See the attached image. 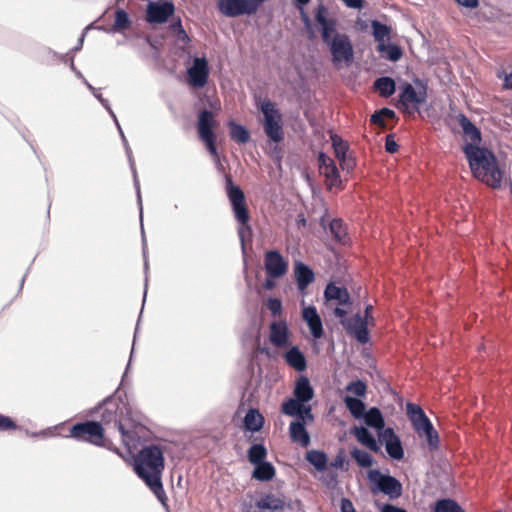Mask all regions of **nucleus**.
Wrapping results in <instances>:
<instances>
[{"instance_id":"obj_1","label":"nucleus","mask_w":512,"mask_h":512,"mask_svg":"<svg viewBox=\"0 0 512 512\" xmlns=\"http://www.w3.org/2000/svg\"><path fill=\"white\" fill-rule=\"evenodd\" d=\"M314 16L321 31L322 41L331 53L333 64H350L354 58L353 46L347 34L336 31L337 19L330 16L328 8L323 3L316 7Z\"/></svg>"},{"instance_id":"obj_2","label":"nucleus","mask_w":512,"mask_h":512,"mask_svg":"<svg viewBox=\"0 0 512 512\" xmlns=\"http://www.w3.org/2000/svg\"><path fill=\"white\" fill-rule=\"evenodd\" d=\"M164 463L163 449L154 444L144 446L134 457L135 473L144 481L162 504H165L167 500L161 481Z\"/></svg>"},{"instance_id":"obj_3","label":"nucleus","mask_w":512,"mask_h":512,"mask_svg":"<svg viewBox=\"0 0 512 512\" xmlns=\"http://www.w3.org/2000/svg\"><path fill=\"white\" fill-rule=\"evenodd\" d=\"M463 152L475 178L492 188H499L501 186L502 172L495 155L489 149L465 144Z\"/></svg>"},{"instance_id":"obj_4","label":"nucleus","mask_w":512,"mask_h":512,"mask_svg":"<svg viewBox=\"0 0 512 512\" xmlns=\"http://www.w3.org/2000/svg\"><path fill=\"white\" fill-rule=\"evenodd\" d=\"M96 413L100 416L98 423H103V427L113 424L121 433L123 444L128 448L135 447L132 431L127 429L125 424L129 409L124 402L118 398L109 397L96 408Z\"/></svg>"},{"instance_id":"obj_5","label":"nucleus","mask_w":512,"mask_h":512,"mask_svg":"<svg viewBox=\"0 0 512 512\" xmlns=\"http://www.w3.org/2000/svg\"><path fill=\"white\" fill-rule=\"evenodd\" d=\"M68 437L78 442H85L96 447L117 451L112 440L106 436L103 423H98V421L87 420L73 424L69 428Z\"/></svg>"},{"instance_id":"obj_6","label":"nucleus","mask_w":512,"mask_h":512,"mask_svg":"<svg viewBox=\"0 0 512 512\" xmlns=\"http://www.w3.org/2000/svg\"><path fill=\"white\" fill-rule=\"evenodd\" d=\"M225 182L227 197L230 201L234 217L239 223L238 235L241 241L244 242L245 237L252 234V228L249 224L250 214L245 201V195L239 186L234 185L231 175L225 176Z\"/></svg>"},{"instance_id":"obj_7","label":"nucleus","mask_w":512,"mask_h":512,"mask_svg":"<svg viewBox=\"0 0 512 512\" xmlns=\"http://www.w3.org/2000/svg\"><path fill=\"white\" fill-rule=\"evenodd\" d=\"M406 410L412 426L418 436L420 438H426L429 450H438L440 445L438 432L434 429L423 409L419 405L407 403Z\"/></svg>"},{"instance_id":"obj_8","label":"nucleus","mask_w":512,"mask_h":512,"mask_svg":"<svg viewBox=\"0 0 512 512\" xmlns=\"http://www.w3.org/2000/svg\"><path fill=\"white\" fill-rule=\"evenodd\" d=\"M414 83L415 86L408 82H404L400 86L397 107L404 113L418 112L420 106L427 101V84L419 79H415Z\"/></svg>"},{"instance_id":"obj_9","label":"nucleus","mask_w":512,"mask_h":512,"mask_svg":"<svg viewBox=\"0 0 512 512\" xmlns=\"http://www.w3.org/2000/svg\"><path fill=\"white\" fill-rule=\"evenodd\" d=\"M259 109L263 114V129L272 142L279 143L284 139L282 114L276 104L269 99L261 101Z\"/></svg>"},{"instance_id":"obj_10","label":"nucleus","mask_w":512,"mask_h":512,"mask_svg":"<svg viewBox=\"0 0 512 512\" xmlns=\"http://www.w3.org/2000/svg\"><path fill=\"white\" fill-rule=\"evenodd\" d=\"M217 121L209 110H202L198 114L197 131L200 140L205 144L207 151L211 156L218 159V149L216 145V134L214 132Z\"/></svg>"},{"instance_id":"obj_11","label":"nucleus","mask_w":512,"mask_h":512,"mask_svg":"<svg viewBox=\"0 0 512 512\" xmlns=\"http://www.w3.org/2000/svg\"><path fill=\"white\" fill-rule=\"evenodd\" d=\"M347 310L340 307L334 308V315L340 318V323L344 327L347 334L354 336L355 339L365 344L369 341L368 321L363 319L360 314H356L353 317L346 318Z\"/></svg>"},{"instance_id":"obj_12","label":"nucleus","mask_w":512,"mask_h":512,"mask_svg":"<svg viewBox=\"0 0 512 512\" xmlns=\"http://www.w3.org/2000/svg\"><path fill=\"white\" fill-rule=\"evenodd\" d=\"M266 0H218L219 11L227 17L255 14Z\"/></svg>"},{"instance_id":"obj_13","label":"nucleus","mask_w":512,"mask_h":512,"mask_svg":"<svg viewBox=\"0 0 512 512\" xmlns=\"http://www.w3.org/2000/svg\"><path fill=\"white\" fill-rule=\"evenodd\" d=\"M175 13V5L171 0L149 2L146 8V21L150 24L166 23Z\"/></svg>"},{"instance_id":"obj_14","label":"nucleus","mask_w":512,"mask_h":512,"mask_svg":"<svg viewBox=\"0 0 512 512\" xmlns=\"http://www.w3.org/2000/svg\"><path fill=\"white\" fill-rule=\"evenodd\" d=\"M210 69L205 57H196L187 70L188 83L196 88L204 87L209 79Z\"/></svg>"},{"instance_id":"obj_15","label":"nucleus","mask_w":512,"mask_h":512,"mask_svg":"<svg viewBox=\"0 0 512 512\" xmlns=\"http://www.w3.org/2000/svg\"><path fill=\"white\" fill-rule=\"evenodd\" d=\"M264 267L267 276L275 279L286 274L288 270V263L278 251L270 250L265 253Z\"/></svg>"},{"instance_id":"obj_16","label":"nucleus","mask_w":512,"mask_h":512,"mask_svg":"<svg viewBox=\"0 0 512 512\" xmlns=\"http://www.w3.org/2000/svg\"><path fill=\"white\" fill-rule=\"evenodd\" d=\"M325 304L329 308L350 307V295L346 288L338 287L333 283H329L324 291Z\"/></svg>"},{"instance_id":"obj_17","label":"nucleus","mask_w":512,"mask_h":512,"mask_svg":"<svg viewBox=\"0 0 512 512\" xmlns=\"http://www.w3.org/2000/svg\"><path fill=\"white\" fill-rule=\"evenodd\" d=\"M380 441L385 444L387 454L394 460H402L404 457V450L400 438L395 434L394 430L390 427L385 428L379 434Z\"/></svg>"},{"instance_id":"obj_18","label":"nucleus","mask_w":512,"mask_h":512,"mask_svg":"<svg viewBox=\"0 0 512 512\" xmlns=\"http://www.w3.org/2000/svg\"><path fill=\"white\" fill-rule=\"evenodd\" d=\"M269 341L277 348L287 347L289 344L290 331L285 320L274 321L269 326Z\"/></svg>"},{"instance_id":"obj_19","label":"nucleus","mask_w":512,"mask_h":512,"mask_svg":"<svg viewBox=\"0 0 512 512\" xmlns=\"http://www.w3.org/2000/svg\"><path fill=\"white\" fill-rule=\"evenodd\" d=\"M285 508V500L274 494H266L261 497L250 512H283Z\"/></svg>"},{"instance_id":"obj_20","label":"nucleus","mask_w":512,"mask_h":512,"mask_svg":"<svg viewBox=\"0 0 512 512\" xmlns=\"http://www.w3.org/2000/svg\"><path fill=\"white\" fill-rule=\"evenodd\" d=\"M374 473L378 475L376 483L381 492L388 495L391 499H396L401 496L402 485L399 480L390 475H382L377 471Z\"/></svg>"},{"instance_id":"obj_21","label":"nucleus","mask_w":512,"mask_h":512,"mask_svg":"<svg viewBox=\"0 0 512 512\" xmlns=\"http://www.w3.org/2000/svg\"><path fill=\"white\" fill-rule=\"evenodd\" d=\"M302 317L306 321L312 336L319 339L323 336L322 320L314 306H308L303 309Z\"/></svg>"},{"instance_id":"obj_22","label":"nucleus","mask_w":512,"mask_h":512,"mask_svg":"<svg viewBox=\"0 0 512 512\" xmlns=\"http://www.w3.org/2000/svg\"><path fill=\"white\" fill-rule=\"evenodd\" d=\"M457 120L464 136L470 141L468 144L478 146L482 140L480 130L464 114H459Z\"/></svg>"},{"instance_id":"obj_23","label":"nucleus","mask_w":512,"mask_h":512,"mask_svg":"<svg viewBox=\"0 0 512 512\" xmlns=\"http://www.w3.org/2000/svg\"><path fill=\"white\" fill-rule=\"evenodd\" d=\"M289 434L292 442L307 447L310 444V436L305 428L304 421H292L289 426Z\"/></svg>"},{"instance_id":"obj_24","label":"nucleus","mask_w":512,"mask_h":512,"mask_svg":"<svg viewBox=\"0 0 512 512\" xmlns=\"http://www.w3.org/2000/svg\"><path fill=\"white\" fill-rule=\"evenodd\" d=\"M283 357L285 362L298 372H302L307 368L306 358L297 346L291 347Z\"/></svg>"},{"instance_id":"obj_25","label":"nucleus","mask_w":512,"mask_h":512,"mask_svg":"<svg viewBox=\"0 0 512 512\" xmlns=\"http://www.w3.org/2000/svg\"><path fill=\"white\" fill-rule=\"evenodd\" d=\"M293 394L294 398L303 403H308L314 397V390L310 385L309 379L307 377H299V379L296 381Z\"/></svg>"},{"instance_id":"obj_26","label":"nucleus","mask_w":512,"mask_h":512,"mask_svg":"<svg viewBox=\"0 0 512 512\" xmlns=\"http://www.w3.org/2000/svg\"><path fill=\"white\" fill-rule=\"evenodd\" d=\"M294 272L297 280V286L300 290L307 288V286L315 279L313 270L302 262L295 263Z\"/></svg>"},{"instance_id":"obj_27","label":"nucleus","mask_w":512,"mask_h":512,"mask_svg":"<svg viewBox=\"0 0 512 512\" xmlns=\"http://www.w3.org/2000/svg\"><path fill=\"white\" fill-rule=\"evenodd\" d=\"M264 425V417L257 409H249L244 417V427L251 432H257Z\"/></svg>"},{"instance_id":"obj_28","label":"nucleus","mask_w":512,"mask_h":512,"mask_svg":"<svg viewBox=\"0 0 512 512\" xmlns=\"http://www.w3.org/2000/svg\"><path fill=\"white\" fill-rule=\"evenodd\" d=\"M275 474V467L270 462L265 461L255 465L252 472V478L258 481L267 482L272 480L275 477Z\"/></svg>"},{"instance_id":"obj_29","label":"nucleus","mask_w":512,"mask_h":512,"mask_svg":"<svg viewBox=\"0 0 512 512\" xmlns=\"http://www.w3.org/2000/svg\"><path fill=\"white\" fill-rule=\"evenodd\" d=\"M353 434L357 438V440L369 448L373 452L379 451V446L374 438V436L369 432V430L365 427H355L353 430Z\"/></svg>"},{"instance_id":"obj_30","label":"nucleus","mask_w":512,"mask_h":512,"mask_svg":"<svg viewBox=\"0 0 512 512\" xmlns=\"http://www.w3.org/2000/svg\"><path fill=\"white\" fill-rule=\"evenodd\" d=\"M362 418H364L365 423L369 427H372L378 431H381V430L383 431L385 429L384 428L385 422H384L383 415H382L380 409L377 407L370 408L367 412H365V414Z\"/></svg>"},{"instance_id":"obj_31","label":"nucleus","mask_w":512,"mask_h":512,"mask_svg":"<svg viewBox=\"0 0 512 512\" xmlns=\"http://www.w3.org/2000/svg\"><path fill=\"white\" fill-rule=\"evenodd\" d=\"M374 88L380 96L387 98L395 93L396 84L390 77H381L375 80Z\"/></svg>"},{"instance_id":"obj_32","label":"nucleus","mask_w":512,"mask_h":512,"mask_svg":"<svg viewBox=\"0 0 512 512\" xmlns=\"http://www.w3.org/2000/svg\"><path fill=\"white\" fill-rule=\"evenodd\" d=\"M228 127L230 129V138L236 143L245 144L250 140V133L244 126L230 121Z\"/></svg>"},{"instance_id":"obj_33","label":"nucleus","mask_w":512,"mask_h":512,"mask_svg":"<svg viewBox=\"0 0 512 512\" xmlns=\"http://www.w3.org/2000/svg\"><path fill=\"white\" fill-rule=\"evenodd\" d=\"M267 449L263 444H253L247 451V457L254 466L265 462L267 458Z\"/></svg>"},{"instance_id":"obj_34","label":"nucleus","mask_w":512,"mask_h":512,"mask_svg":"<svg viewBox=\"0 0 512 512\" xmlns=\"http://www.w3.org/2000/svg\"><path fill=\"white\" fill-rule=\"evenodd\" d=\"M344 403L347 409L350 411L353 417L356 419H360L365 414V404L358 398L346 396L344 398Z\"/></svg>"},{"instance_id":"obj_35","label":"nucleus","mask_w":512,"mask_h":512,"mask_svg":"<svg viewBox=\"0 0 512 512\" xmlns=\"http://www.w3.org/2000/svg\"><path fill=\"white\" fill-rule=\"evenodd\" d=\"M306 460L318 471H323L327 467V455L318 450H311L306 453Z\"/></svg>"},{"instance_id":"obj_36","label":"nucleus","mask_w":512,"mask_h":512,"mask_svg":"<svg viewBox=\"0 0 512 512\" xmlns=\"http://www.w3.org/2000/svg\"><path fill=\"white\" fill-rule=\"evenodd\" d=\"M321 173H323L325 176V182L328 189H331L332 187H339L341 185L340 173L335 165V162Z\"/></svg>"},{"instance_id":"obj_37","label":"nucleus","mask_w":512,"mask_h":512,"mask_svg":"<svg viewBox=\"0 0 512 512\" xmlns=\"http://www.w3.org/2000/svg\"><path fill=\"white\" fill-rule=\"evenodd\" d=\"M371 26L373 30V36L375 40L379 42V44L385 43V41L389 40L391 29L387 25L377 20H373Z\"/></svg>"},{"instance_id":"obj_38","label":"nucleus","mask_w":512,"mask_h":512,"mask_svg":"<svg viewBox=\"0 0 512 512\" xmlns=\"http://www.w3.org/2000/svg\"><path fill=\"white\" fill-rule=\"evenodd\" d=\"M329 228L335 240H337L340 243H345V240L347 238V229L341 219H333L330 222Z\"/></svg>"},{"instance_id":"obj_39","label":"nucleus","mask_w":512,"mask_h":512,"mask_svg":"<svg viewBox=\"0 0 512 512\" xmlns=\"http://www.w3.org/2000/svg\"><path fill=\"white\" fill-rule=\"evenodd\" d=\"M131 26V21L127 12L123 9H117L115 11L113 31H123Z\"/></svg>"},{"instance_id":"obj_40","label":"nucleus","mask_w":512,"mask_h":512,"mask_svg":"<svg viewBox=\"0 0 512 512\" xmlns=\"http://www.w3.org/2000/svg\"><path fill=\"white\" fill-rule=\"evenodd\" d=\"M303 407V402L299 401L296 398H289L284 401L281 405V411L283 414L288 416H298L301 412V408Z\"/></svg>"},{"instance_id":"obj_41","label":"nucleus","mask_w":512,"mask_h":512,"mask_svg":"<svg viewBox=\"0 0 512 512\" xmlns=\"http://www.w3.org/2000/svg\"><path fill=\"white\" fill-rule=\"evenodd\" d=\"M331 142L334 149L336 158L339 160L348 155L349 146L340 136L337 134L331 135Z\"/></svg>"},{"instance_id":"obj_42","label":"nucleus","mask_w":512,"mask_h":512,"mask_svg":"<svg viewBox=\"0 0 512 512\" xmlns=\"http://www.w3.org/2000/svg\"><path fill=\"white\" fill-rule=\"evenodd\" d=\"M351 456L357 462V464L362 468H369L373 465L372 456L364 450L354 448L351 451Z\"/></svg>"},{"instance_id":"obj_43","label":"nucleus","mask_w":512,"mask_h":512,"mask_svg":"<svg viewBox=\"0 0 512 512\" xmlns=\"http://www.w3.org/2000/svg\"><path fill=\"white\" fill-rule=\"evenodd\" d=\"M434 512H464V510L452 499H441L436 502Z\"/></svg>"},{"instance_id":"obj_44","label":"nucleus","mask_w":512,"mask_h":512,"mask_svg":"<svg viewBox=\"0 0 512 512\" xmlns=\"http://www.w3.org/2000/svg\"><path fill=\"white\" fill-rule=\"evenodd\" d=\"M379 52H386V56L391 61H397L402 57V50L399 46L385 43L378 44Z\"/></svg>"},{"instance_id":"obj_45","label":"nucleus","mask_w":512,"mask_h":512,"mask_svg":"<svg viewBox=\"0 0 512 512\" xmlns=\"http://www.w3.org/2000/svg\"><path fill=\"white\" fill-rule=\"evenodd\" d=\"M346 391L358 397H363L367 392V385L362 380L352 381L346 386Z\"/></svg>"},{"instance_id":"obj_46","label":"nucleus","mask_w":512,"mask_h":512,"mask_svg":"<svg viewBox=\"0 0 512 512\" xmlns=\"http://www.w3.org/2000/svg\"><path fill=\"white\" fill-rule=\"evenodd\" d=\"M17 429L18 425L11 417L0 414V432H10Z\"/></svg>"},{"instance_id":"obj_47","label":"nucleus","mask_w":512,"mask_h":512,"mask_svg":"<svg viewBox=\"0 0 512 512\" xmlns=\"http://www.w3.org/2000/svg\"><path fill=\"white\" fill-rule=\"evenodd\" d=\"M265 305L274 317L282 313V302L278 298H269Z\"/></svg>"},{"instance_id":"obj_48","label":"nucleus","mask_w":512,"mask_h":512,"mask_svg":"<svg viewBox=\"0 0 512 512\" xmlns=\"http://www.w3.org/2000/svg\"><path fill=\"white\" fill-rule=\"evenodd\" d=\"M300 410L301 412L298 414L297 420L304 421V424L313 422L314 416L310 405L303 403V407Z\"/></svg>"},{"instance_id":"obj_49","label":"nucleus","mask_w":512,"mask_h":512,"mask_svg":"<svg viewBox=\"0 0 512 512\" xmlns=\"http://www.w3.org/2000/svg\"><path fill=\"white\" fill-rule=\"evenodd\" d=\"M318 163H319V169L320 171H324L329 166H331L332 163H334V160L331 159L329 156H327L325 153L320 152L318 155Z\"/></svg>"},{"instance_id":"obj_50","label":"nucleus","mask_w":512,"mask_h":512,"mask_svg":"<svg viewBox=\"0 0 512 512\" xmlns=\"http://www.w3.org/2000/svg\"><path fill=\"white\" fill-rule=\"evenodd\" d=\"M398 148L399 146L394 140V136L392 134L387 135L385 139V150L393 154L398 151Z\"/></svg>"},{"instance_id":"obj_51","label":"nucleus","mask_w":512,"mask_h":512,"mask_svg":"<svg viewBox=\"0 0 512 512\" xmlns=\"http://www.w3.org/2000/svg\"><path fill=\"white\" fill-rule=\"evenodd\" d=\"M370 122L374 125L381 127V128L386 127V120H385L384 116H382V114H381V109L371 115Z\"/></svg>"},{"instance_id":"obj_52","label":"nucleus","mask_w":512,"mask_h":512,"mask_svg":"<svg viewBox=\"0 0 512 512\" xmlns=\"http://www.w3.org/2000/svg\"><path fill=\"white\" fill-rule=\"evenodd\" d=\"M340 161V166L343 170H347V171H351L354 169L356 163H355V159L350 157V156H345L341 159H339Z\"/></svg>"},{"instance_id":"obj_53","label":"nucleus","mask_w":512,"mask_h":512,"mask_svg":"<svg viewBox=\"0 0 512 512\" xmlns=\"http://www.w3.org/2000/svg\"><path fill=\"white\" fill-rule=\"evenodd\" d=\"M353 503L348 498H342L341 500V512H355Z\"/></svg>"},{"instance_id":"obj_54","label":"nucleus","mask_w":512,"mask_h":512,"mask_svg":"<svg viewBox=\"0 0 512 512\" xmlns=\"http://www.w3.org/2000/svg\"><path fill=\"white\" fill-rule=\"evenodd\" d=\"M346 6L355 9H361L363 7V0H342Z\"/></svg>"},{"instance_id":"obj_55","label":"nucleus","mask_w":512,"mask_h":512,"mask_svg":"<svg viewBox=\"0 0 512 512\" xmlns=\"http://www.w3.org/2000/svg\"><path fill=\"white\" fill-rule=\"evenodd\" d=\"M459 5L467 8H476L479 4L478 0H455Z\"/></svg>"},{"instance_id":"obj_56","label":"nucleus","mask_w":512,"mask_h":512,"mask_svg":"<svg viewBox=\"0 0 512 512\" xmlns=\"http://www.w3.org/2000/svg\"><path fill=\"white\" fill-rule=\"evenodd\" d=\"M381 512H407L403 508L396 507L392 504H385L381 509Z\"/></svg>"},{"instance_id":"obj_57","label":"nucleus","mask_w":512,"mask_h":512,"mask_svg":"<svg viewBox=\"0 0 512 512\" xmlns=\"http://www.w3.org/2000/svg\"><path fill=\"white\" fill-rule=\"evenodd\" d=\"M372 309L373 307L370 304L365 307L363 319H366L368 321V324L374 321V318L372 316Z\"/></svg>"},{"instance_id":"obj_58","label":"nucleus","mask_w":512,"mask_h":512,"mask_svg":"<svg viewBox=\"0 0 512 512\" xmlns=\"http://www.w3.org/2000/svg\"><path fill=\"white\" fill-rule=\"evenodd\" d=\"M381 114H382V116H384L385 120H387V119L393 120L396 118L395 112L389 108H382Z\"/></svg>"},{"instance_id":"obj_59","label":"nucleus","mask_w":512,"mask_h":512,"mask_svg":"<svg viewBox=\"0 0 512 512\" xmlns=\"http://www.w3.org/2000/svg\"><path fill=\"white\" fill-rule=\"evenodd\" d=\"M176 37L178 38V40L184 42V43H188L190 41V38L189 36L187 35L186 31L184 30V28L180 29L177 34H176Z\"/></svg>"},{"instance_id":"obj_60","label":"nucleus","mask_w":512,"mask_h":512,"mask_svg":"<svg viewBox=\"0 0 512 512\" xmlns=\"http://www.w3.org/2000/svg\"><path fill=\"white\" fill-rule=\"evenodd\" d=\"M170 30L172 32H174L175 34H177V32L183 28L182 26V23H181V19L178 17L177 20L173 23L170 24L169 26Z\"/></svg>"},{"instance_id":"obj_61","label":"nucleus","mask_w":512,"mask_h":512,"mask_svg":"<svg viewBox=\"0 0 512 512\" xmlns=\"http://www.w3.org/2000/svg\"><path fill=\"white\" fill-rule=\"evenodd\" d=\"M504 89H512V73L504 74Z\"/></svg>"},{"instance_id":"obj_62","label":"nucleus","mask_w":512,"mask_h":512,"mask_svg":"<svg viewBox=\"0 0 512 512\" xmlns=\"http://www.w3.org/2000/svg\"><path fill=\"white\" fill-rule=\"evenodd\" d=\"M344 464V457L341 455L336 456L331 465L335 468H342Z\"/></svg>"},{"instance_id":"obj_63","label":"nucleus","mask_w":512,"mask_h":512,"mask_svg":"<svg viewBox=\"0 0 512 512\" xmlns=\"http://www.w3.org/2000/svg\"><path fill=\"white\" fill-rule=\"evenodd\" d=\"M275 287V282H274V279L272 278H268L266 279L265 283H264V288L267 289V290H271Z\"/></svg>"},{"instance_id":"obj_64","label":"nucleus","mask_w":512,"mask_h":512,"mask_svg":"<svg viewBox=\"0 0 512 512\" xmlns=\"http://www.w3.org/2000/svg\"><path fill=\"white\" fill-rule=\"evenodd\" d=\"M89 29V27H86L79 39V42H78V46L75 48V50H80L82 48V45H83V42H84V37L86 35V32L87 30Z\"/></svg>"}]
</instances>
